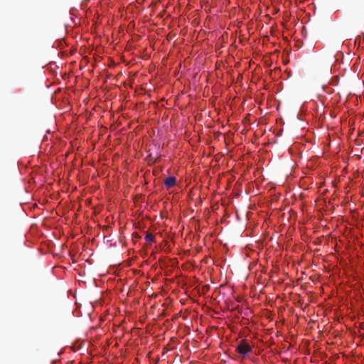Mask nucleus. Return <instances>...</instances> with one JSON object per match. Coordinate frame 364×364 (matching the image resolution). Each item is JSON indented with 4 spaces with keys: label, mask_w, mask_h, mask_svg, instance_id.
I'll return each mask as SVG.
<instances>
[{
    "label": "nucleus",
    "mask_w": 364,
    "mask_h": 364,
    "mask_svg": "<svg viewBox=\"0 0 364 364\" xmlns=\"http://www.w3.org/2000/svg\"><path fill=\"white\" fill-rule=\"evenodd\" d=\"M236 350L238 353L245 356L252 351V348L246 340H242L237 345Z\"/></svg>",
    "instance_id": "f257e3e1"
},
{
    "label": "nucleus",
    "mask_w": 364,
    "mask_h": 364,
    "mask_svg": "<svg viewBox=\"0 0 364 364\" xmlns=\"http://www.w3.org/2000/svg\"><path fill=\"white\" fill-rule=\"evenodd\" d=\"M176 178L174 176H170L165 179L164 184L168 187L171 188L176 185Z\"/></svg>",
    "instance_id": "f03ea898"
},
{
    "label": "nucleus",
    "mask_w": 364,
    "mask_h": 364,
    "mask_svg": "<svg viewBox=\"0 0 364 364\" xmlns=\"http://www.w3.org/2000/svg\"><path fill=\"white\" fill-rule=\"evenodd\" d=\"M145 240L147 241V242H154V237L152 234L149 233V232H147L146 234V236H145Z\"/></svg>",
    "instance_id": "7ed1b4c3"
},
{
    "label": "nucleus",
    "mask_w": 364,
    "mask_h": 364,
    "mask_svg": "<svg viewBox=\"0 0 364 364\" xmlns=\"http://www.w3.org/2000/svg\"><path fill=\"white\" fill-rule=\"evenodd\" d=\"M242 122L243 124H252L253 123V122H252V120L250 119L249 117V115H247L246 117H245L242 119Z\"/></svg>",
    "instance_id": "20e7f679"
}]
</instances>
